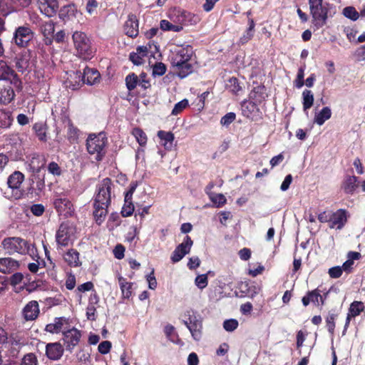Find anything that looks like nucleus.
Segmentation results:
<instances>
[{"instance_id":"1","label":"nucleus","mask_w":365,"mask_h":365,"mask_svg":"<svg viewBox=\"0 0 365 365\" xmlns=\"http://www.w3.org/2000/svg\"><path fill=\"white\" fill-rule=\"evenodd\" d=\"M194 51L190 45L176 46L171 50L170 63L175 74L184 78L194 71Z\"/></svg>"},{"instance_id":"2","label":"nucleus","mask_w":365,"mask_h":365,"mask_svg":"<svg viewBox=\"0 0 365 365\" xmlns=\"http://www.w3.org/2000/svg\"><path fill=\"white\" fill-rule=\"evenodd\" d=\"M309 6L312 24L317 29L324 26L328 18L336 12L335 6L326 0H309Z\"/></svg>"},{"instance_id":"3","label":"nucleus","mask_w":365,"mask_h":365,"mask_svg":"<svg viewBox=\"0 0 365 365\" xmlns=\"http://www.w3.org/2000/svg\"><path fill=\"white\" fill-rule=\"evenodd\" d=\"M1 246L4 251L10 255L15 254L28 255L32 259L38 257L37 250L34 244L19 237L4 238L1 242Z\"/></svg>"},{"instance_id":"4","label":"nucleus","mask_w":365,"mask_h":365,"mask_svg":"<svg viewBox=\"0 0 365 365\" xmlns=\"http://www.w3.org/2000/svg\"><path fill=\"white\" fill-rule=\"evenodd\" d=\"M108 138L105 133L90 134L86 140V148L88 153L97 161L103 160L106 154Z\"/></svg>"},{"instance_id":"5","label":"nucleus","mask_w":365,"mask_h":365,"mask_svg":"<svg viewBox=\"0 0 365 365\" xmlns=\"http://www.w3.org/2000/svg\"><path fill=\"white\" fill-rule=\"evenodd\" d=\"M74 48L77 55L83 60H90L93 56L91 43L83 31H75L72 35Z\"/></svg>"},{"instance_id":"6","label":"nucleus","mask_w":365,"mask_h":365,"mask_svg":"<svg viewBox=\"0 0 365 365\" xmlns=\"http://www.w3.org/2000/svg\"><path fill=\"white\" fill-rule=\"evenodd\" d=\"M183 324L190 331L192 337L199 341L202 337V321L199 314L192 309H187L183 314Z\"/></svg>"},{"instance_id":"7","label":"nucleus","mask_w":365,"mask_h":365,"mask_svg":"<svg viewBox=\"0 0 365 365\" xmlns=\"http://www.w3.org/2000/svg\"><path fill=\"white\" fill-rule=\"evenodd\" d=\"M76 229L68 222H63L60 225L56 233V242L58 248L68 247L75 240Z\"/></svg>"},{"instance_id":"8","label":"nucleus","mask_w":365,"mask_h":365,"mask_svg":"<svg viewBox=\"0 0 365 365\" xmlns=\"http://www.w3.org/2000/svg\"><path fill=\"white\" fill-rule=\"evenodd\" d=\"M113 183L109 178H104L97 185L94 203L101 204L103 206H108L110 202V194Z\"/></svg>"},{"instance_id":"9","label":"nucleus","mask_w":365,"mask_h":365,"mask_svg":"<svg viewBox=\"0 0 365 365\" xmlns=\"http://www.w3.org/2000/svg\"><path fill=\"white\" fill-rule=\"evenodd\" d=\"M53 205L59 215L67 218L74 213L73 205L70 200L63 196H58L53 201Z\"/></svg>"},{"instance_id":"10","label":"nucleus","mask_w":365,"mask_h":365,"mask_svg":"<svg viewBox=\"0 0 365 365\" xmlns=\"http://www.w3.org/2000/svg\"><path fill=\"white\" fill-rule=\"evenodd\" d=\"M193 241L186 235L182 243L178 245L173 252L170 259L173 263L180 262L186 255L189 254L192 247Z\"/></svg>"},{"instance_id":"11","label":"nucleus","mask_w":365,"mask_h":365,"mask_svg":"<svg viewBox=\"0 0 365 365\" xmlns=\"http://www.w3.org/2000/svg\"><path fill=\"white\" fill-rule=\"evenodd\" d=\"M81 338V332L76 328H71L63 331V344L66 349L71 352L73 349L78 344Z\"/></svg>"},{"instance_id":"12","label":"nucleus","mask_w":365,"mask_h":365,"mask_svg":"<svg viewBox=\"0 0 365 365\" xmlns=\"http://www.w3.org/2000/svg\"><path fill=\"white\" fill-rule=\"evenodd\" d=\"M328 292L324 295L322 291L317 288L314 290L309 291L302 299V302L304 307H307L309 304H313L316 307H322L324 304Z\"/></svg>"},{"instance_id":"13","label":"nucleus","mask_w":365,"mask_h":365,"mask_svg":"<svg viewBox=\"0 0 365 365\" xmlns=\"http://www.w3.org/2000/svg\"><path fill=\"white\" fill-rule=\"evenodd\" d=\"M34 33L27 26H19L14 32L13 40L20 47H25L33 38Z\"/></svg>"},{"instance_id":"14","label":"nucleus","mask_w":365,"mask_h":365,"mask_svg":"<svg viewBox=\"0 0 365 365\" xmlns=\"http://www.w3.org/2000/svg\"><path fill=\"white\" fill-rule=\"evenodd\" d=\"M40 11L46 16H53L58 9V0H38Z\"/></svg>"},{"instance_id":"15","label":"nucleus","mask_w":365,"mask_h":365,"mask_svg":"<svg viewBox=\"0 0 365 365\" xmlns=\"http://www.w3.org/2000/svg\"><path fill=\"white\" fill-rule=\"evenodd\" d=\"M123 30L125 34L131 38L136 37L139 34V23L135 14H129L128 19L124 24Z\"/></svg>"},{"instance_id":"16","label":"nucleus","mask_w":365,"mask_h":365,"mask_svg":"<svg viewBox=\"0 0 365 365\" xmlns=\"http://www.w3.org/2000/svg\"><path fill=\"white\" fill-rule=\"evenodd\" d=\"M63 351V347L59 342L49 343L46 346V355L51 360L60 359Z\"/></svg>"},{"instance_id":"17","label":"nucleus","mask_w":365,"mask_h":365,"mask_svg":"<svg viewBox=\"0 0 365 365\" xmlns=\"http://www.w3.org/2000/svg\"><path fill=\"white\" fill-rule=\"evenodd\" d=\"M346 222V211L344 210H338L332 212L331 215V220L329 223L330 228H336L341 230Z\"/></svg>"},{"instance_id":"18","label":"nucleus","mask_w":365,"mask_h":365,"mask_svg":"<svg viewBox=\"0 0 365 365\" xmlns=\"http://www.w3.org/2000/svg\"><path fill=\"white\" fill-rule=\"evenodd\" d=\"M99 302V297L96 292L92 293L88 299V304L86 307V318L90 321L96 320V309Z\"/></svg>"},{"instance_id":"19","label":"nucleus","mask_w":365,"mask_h":365,"mask_svg":"<svg viewBox=\"0 0 365 365\" xmlns=\"http://www.w3.org/2000/svg\"><path fill=\"white\" fill-rule=\"evenodd\" d=\"M46 158L43 155L34 154L28 164V169L30 172L38 173L46 165Z\"/></svg>"},{"instance_id":"20","label":"nucleus","mask_w":365,"mask_h":365,"mask_svg":"<svg viewBox=\"0 0 365 365\" xmlns=\"http://www.w3.org/2000/svg\"><path fill=\"white\" fill-rule=\"evenodd\" d=\"M39 314V307L36 301L29 302L23 309V315L26 320H34Z\"/></svg>"},{"instance_id":"21","label":"nucleus","mask_w":365,"mask_h":365,"mask_svg":"<svg viewBox=\"0 0 365 365\" xmlns=\"http://www.w3.org/2000/svg\"><path fill=\"white\" fill-rule=\"evenodd\" d=\"M100 76V73L96 69L86 67L82 76V81L84 83L91 86L99 81Z\"/></svg>"},{"instance_id":"22","label":"nucleus","mask_w":365,"mask_h":365,"mask_svg":"<svg viewBox=\"0 0 365 365\" xmlns=\"http://www.w3.org/2000/svg\"><path fill=\"white\" fill-rule=\"evenodd\" d=\"M68 319L65 317H56L52 323L46 326L45 330L51 334L60 333L65 324H68Z\"/></svg>"},{"instance_id":"23","label":"nucleus","mask_w":365,"mask_h":365,"mask_svg":"<svg viewBox=\"0 0 365 365\" xmlns=\"http://www.w3.org/2000/svg\"><path fill=\"white\" fill-rule=\"evenodd\" d=\"M24 180V175L20 171H15L10 175L7 179V184L13 191H19L22 182Z\"/></svg>"},{"instance_id":"24","label":"nucleus","mask_w":365,"mask_h":365,"mask_svg":"<svg viewBox=\"0 0 365 365\" xmlns=\"http://www.w3.org/2000/svg\"><path fill=\"white\" fill-rule=\"evenodd\" d=\"M19 262L11 258H0V272L2 273H10L18 269Z\"/></svg>"},{"instance_id":"25","label":"nucleus","mask_w":365,"mask_h":365,"mask_svg":"<svg viewBox=\"0 0 365 365\" xmlns=\"http://www.w3.org/2000/svg\"><path fill=\"white\" fill-rule=\"evenodd\" d=\"M148 54V48L147 46H140L136 48V52L130 54V60L137 66L144 63V58Z\"/></svg>"},{"instance_id":"26","label":"nucleus","mask_w":365,"mask_h":365,"mask_svg":"<svg viewBox=\"0 0 365 365\" xmlns=\"http://www.w3.org/2000/svg\"><path fill=\"white\" fill-rule=\"evenodd\" d=\"M55 31V25L52 21L43 22L41 25V31L45 37V43L49 45L51 43Z\"/></svg>"},{"instance_id":"27","label":"nucleus","mask_w":365,"mask_h":365,"mask_svg":"<svg viewBox=\"0 0 365 365\" xmlns=\"http://www.w3.org/2000/svg\"><path fill=\"white\" fill-rule=\"evenodd\" d=\"M358 178L356 176H347L344 180L341 188L346 194H353L357 187Z\"/></svg>"},{"instance_id":"28","label":"nucleus","mask_w":365,"mask_h":365,"mask_svg":"<svg viewBox=\"0 0 365 365\" xmlns=\"http://www.w3.org/2000/svg\"><path fill=\"white\" fill-rule=\"evenodd\" d=\"M14 91L11 83H7V85L0 92V103L8 104L14 98Z\"/></svg>"},{"instance_id":"29","label":"nucleus","mask_w":365,"mask_h":365,"mask_svg":"<svg viewBox=\"0 0 365 365\" xmlns=\"http://www.w3.org/2000/svg\"><path fill=\"white\" fill-rule=\"evenodd\" d=\"M331 117V110L329 107H324L319 112L316 113L314 123L318 125H322L325 121Z\"/></svg>"},{"instance_id":"30","label":"nucleus","mask_w":365,"mask_h":365,"mask_svg":"<svg viewBox=\"0 0 365 365\" xmlns=\"http://www.w3.org/2000/svg\"><path fill=\"white\" fill-rule=\"evenodd\" d=\"M15 61L18 71L24 73L29 66V54L27 52L21 53L16 57Z\"/></svg>"},{"instance_id":"31","label":"nucleus","mask_w":365,"mask_h":365,"mask_svg":"<svg viewBox=\"0 0 365 365\" xmlns=\"http://www.w3.org/2000/svg\"><path fill=\"white\" fill-rule=\"evenodd\" d=\"M93 216L98 224L101 225L105 220L107 215L108 206H103L101 204L94 203Z\"/></svg>"},{"instance_id":"32","label":"nucleus","mask_w":365,"mask_h":365,"mask_svg":"<svg viewBox=\"0 0 365 365\" xmlns=\"http://www.w3.org/2000/svg\"><path fill=\"white\" fill-rule=\"evenodd\" d=\"M77 9L73 4H68L63 6L58 13L59 18L63 21H67L76 16Z\"/></svg>"},{"instance_id":"33","label":"nucleus","mask_w":365,"mask_h":365,"mask_svg":"<svg viewBox=\"0 0 365 365\" xmlns=\"http://www.w3.org/2000/svg\"><path fill=\"white\" fill-rule=\"evenodd\" d=\"M158 136L162 140L165 149L170 150L173 148L175 138L173 133L160 130L158 132Z\"/></svg>"},{"instance_id":"34","label":"nucleus","mask_w":365,"mask_h":365,"mask_svg":"<svg viewBox=\"0 0 365 365\" xmlns=\"http://www.w3.org/2000/svg\"><path fill=\"white\" fill-rule=\"evenodd\" d=\"M164 332H165L168 339L169 341H170L171 342L176 344H180V345L183 344L182 341L179 338L178 333L175 331V327L173 325H171V324L166 325L164 328Z\"/></svg>"},{"instance_id":"35","label":"nucleus","mask_w":365,"mask_h":365,"mask_svg":"<svg viewBox=\"0 0 365 365\" xmlns=\"http://www.w3.org/2000/svg\"><path fill=\"white\" fill-rule=\"evenodd\" d=\"M118 282L123 298L129 299L132 295L133 284L128 282L125 279L122 277L118 278Z\"/></svg>"},{"instance_id":"36","label":"nucleus","mask_w":365,"mask_h":365,"mask_svg":"<svg viewBox=\"0 0 365 365\" xmlns=\"http://www.w3.org/2000/svg\"><path fill=\"white\" fill-rule=\"evenodd\" d=\"M13 118L10 110L0 109V128H7L12 123Z\"/></svg>"},{"instance_id":"37","label":"nucleus","mask_w":365,"mask_h":365,"mask_svg":"<svg viewBox=\"0 0 365 365\" xmlns=\"http://www.w3.org/2000/svg\"><path fill=\"white\" fill-rule=\"evenodd\" d=\"M314 103V95L312 91L304 90L302 92V105L304 111L309 109Z\"/></svg>"},{"instance_id":"38","label":"nucleus","mask_w":365,"mask_h":365,"mask_svg":"<svg viewBox=\"0 0 365 365\" xmlns=\"http://www.w3.org/2000/svg\"><path fill=\"white\" fill-rule=\"evenodd\" d=\"M66 262L71 266L77 267L79 265V254L74 250H68L64 256Z\"/></svg>"},{"instance_id":"39","label":"nucleus","mask_w":365,"mask_h":365,"mask_svg":"<svg viewBox=\"0 0 365 365\" xmlns=\"http://www.w3.org/2000/svg\"><path fill=\"white\" fill-rule=\"evenodd\" d=\"M240 291L250 298H253L257 293V288L255 285H250L247 282H242L240 285Z\"/></svg>"},{"instance_id":"40","label":"nucleus","mask_w":365,"mask_h":365,"mask_svg":"<svg viewBox=\"0 0 365 365\" xmlns=\"http://www.w3.org/2000/svg\"><path fill=\"white\" fill-rule=\"evenodd\" d=\"M15 9L13 0H0V12L4 15H8Z\"/></svg>"},{"instance_id":"41","label":"nucleus","mask_w":365,"mask_h":365,"mask_svg":"<svg viewBox=\"0 0 365 365\" xmlns=\"http://www.w3.org/2000/svg\"><path fill=\"white\" fill-rule=\"evenodd\" d=\"M13 70L4 61H0V80L6 81L13 76Z\"/></svg>"},{"instance_id":"42","label":"nucleus","mask_w":365,"mask_h":365,"mask_svg":"<svg viewBox=\"0 0 365 365\" xmlns=\"http://www.w3.org/2000/svg\"><path fill=\"white\" fill-rule=\"evenodd\" d=\"M160 29L163 31H175V32H179L182 31V26L180 24H173L168 21V20H162L160 22Z\"/></svg>"},{"instance_id":"43","label":"nucleus","mask_w":365,"mask_h":365,"mask_svg":"<svg viewBox=\"0 0 365 365\" xmlns=\"http://www.w3.org/2000/svg\"><path fill=\"white\" fill-rule=\"evenodd\" d=\"M364 309V303L359 301H354L352 302L349 309V314L350 316L356 317L360 314Z\"/></svg>"},{"instance_id":"44","label":"nucleus","mask_w":365,"mask_h":365,"mask_svg":"<svg viewBox=\"0 0 365 365\" xmlns=\"http://www.w3.org/2000/svg\"><path fill=\"white\" fill-rule=\"evenodd\" d=\"M132 134L140 146L146 145L148 138L146 134L143 130L135 128L133 130Z\"/></svg>"},{"instance_id":"45","label":"nucleus","mask_w":365,"mask_h":365,"mask_svg":"<svg viewBox=\"0 0 365 365\" xmlns=\"http://www.w3.org/2000/svg\"><path fill=\"white\" fill-rule=\"evenodd\" d=\"M38 138L41 141L46 140V128L43 123H35L33 127Z\"/></svg>"},{"instance_id":"46","label":"nucleus","mask_w":365,"mask_h":365,"mask_svg":"<svg viewBox=\"0 0 365 365\" xmlns=\"http://www.w3.org/2000/svg\"><path fill=\"white\" fill-rule=\"evenodd\" d=\"M139 83L137 75L134 73L128 74L125 78V85L128 91L135 89Z\"/></svg>"},{"instance_id":"47","label":"nucleus","mask_w":365,"mask_h":365,"mask_svg":"<svg viewBox=\"0 0 365 365\" xmlns=\"http://www.w3.org/2000/svg\"><path fill=\"white\" fill-rule=\"evenodd\" d=\"M210 200L217 207H221L226 203V198L222 194H215L211 192L209 194Z\"/></svg>"},{"instance_id":"48","label":"nucleus","mask_w":365,"mask_h":365,"mask_svg":"<svg viewBox=\"0 0 365 365\" xmlns=\"http://www.w3.org/2000/svg\"><path fill=\"white\" fill-rule=\"evenodd\" d=\"M38 359L34 353H29L24 356L21 365H38Z\"/></svg>"},{"instance_id":"49","label":"nucleus","mask_w":365,"mask_h":365,"mask_svg":"<svg viewBox=\"0 0 365 365\" xmlns=\"http://www.w3.org/2000/svg\"><path fill=\"white\" fill-rule=\"evenodd\" d=\"M343 14L344 15V16L352 21H356L359 17L358 11L353 6L345 7L343 9Z\"/></svg>"},{"instance_id":"50","label":"nucleus","mask_w":365,"mask_h":365,"mask_svg":"<svg viewBox=\"0 0 365 365\" xmlns=\"http://www.w3.org/2000/svg\"><path fill=\"white\" fill-rule=\"evenodd\" d=\"M304 71H305V66H301L298 69L297 78L294 81V86L297 88H301L304 84Z\"/></svg>"},{"instance_id":"51","label":"nucleus","mask_w":365,"mask_h":365,"mask_svg":"<svg viewBox=\"0 0 365 365\" xmlns=\"http://www.w3.org/2000/svg\"><path fill=\"white\" fill-rule=\"evenodd\" d=\"M238 321L235 319H226L223 322V328L228 332L235 331L238 327Z\"/></svg>"},{"instance_id":"52","label":"nucleus","mask_w":365,"mask_h":365,"mask_svg":"<svg viewBox=\"0 0 365 365\" xmlns=\"http://www.w3.org/2000/svg\"><path fill=\"white\" fill-rule=\"evenodd\" d=\"M187 106H188V101L187 99H183L175 105V106L171 112V114L173 115H177L179 113H180Z\"/></svg>"},{"instance_id":"53","label":"nucleus","mask_w":365,"mask_h":365,"mask_svg":"<svg viewBox=\"0 0 365 365\" xmlns=\"http://www.w3.org/2000/svg\"><path fill=\"white\" fill-rule=\"evenodd\" d=\"M207 283L208 279L206 274L197 275L195 279V284L200 289L205 288Z\"/></svg>"},{"instance_id":"54","label":"nucleus","mask_w":365,"mask_h":365,"mask_svg":"<svg viewBox=\"0 0 365 365\" xmlns=\"http://www.w3.org/2000/svg\"><path fill=\"white\" fill-rule=\"evenodd\" d=\"M166 66L163 63H157L153 67V76H161L166 72Z\"/></svg>"},{"instance_id":"55","label":"nucleus","mask_w":365,"mask_h":365,"mask_svg":"<svg viewBox=\"0 0 365 365\" xmlns=\"http://www.w3.org/2000/svg\"><path fill=\"white\" fill-rule=\"evenodd\" d=\"M9 343L12 346L18 348L22 347L26 344L25 340L18 335L11 336L9 339Z\"/></svg>"},{"instance_id":"56","label":"nucleus","mask_w":365,"mask_h":365,"mask_svg":"<svg viewBox=\"0 0 365 365\" xmlns=\"http://www.w3.org/2000/svg\"><path fill=\"white\" fill-rule=\"evenodd\" d=\"M336 317L335 314L329 313L326 319L327 327L331 334L334 331Z\"/></svg>"},{"instance_id":"57","label":"nucleus","mask_w":365,"mask_h":365,"mask_svg":"<svg viewBox=\"0 0 365 365\" xmlns=\"http://www.w3.org/2000/svg\"><path fill=\"white\" fill-rule=\"evenodd\" d=\"M134 212V205H133L132 202L130 201L128 203L124 204L123 208H122V215L123 217H129Z\"/></svg>"},{"instance_id":"58","label":"nucleus","mask_w":365,"mask_h":365,"mask_svg":"<svg viewBox=\"0 0 365 365\" xmlns=\"http://www.w3.org/2000/svg\"><path fill=\"white\" fill-rule=\"evenodd\" d=\"M78 130L76 127H74L72 123H69L67 132L68 138L71 141L76 140L78 135Z\"/></svg>"},{"instance_id":"59","label":"nucleus","mask_w":365,"mask_h":365,"mask_svg":"<svg viewBox=\"0 0 365 365\" xmlns=\"http://www.w3.org/2000/svg\"><path fill=\"white\" fill-rule=\"evenodd\" d=\"M236 115L235 113L230 112L225 115L220 120V123L222 125H229L231 124L235 119Z\"/></svg>"},{"instance_id":"60","label":"nucleus","mask_w":365,"mask_h":365,"mask_svg":"<svg viewBox=\"0 0 365 365\" xmlns=\"http://www.w3.org/2000/svg\"><path fill=\"white\" fill-rule=\"evenodd\" d=\"M330 277L336 279L342 275L343 269L340 266L333 267L329 269L328 271Z\"/></svg>"},{"instance_id":"61","label":"nucleus","mask_w":365,"mask_h":365,"mask_svg":"<svg viewBox=\"0 0 365 365\" xmlns=\"http://www.w3.org/2000/svg\"><path fill=\"white\" fill-rule=\"evenodd\" d=\"M111 349V343L109 341H104L99 344L98 350L102 354H108Z\"/></svg>"},{"instance_id":"62","label":"nucleus","mask_w":365,"mask_h":365,"mask_svg":"<svg viewBox=\"0 0 365 365\" xmlns=\"http://www.w3.org/2000/svg\"><path fill=\"white\" fill-rule=\"evenodd\" d=\"M45 207L41 204H34L31 207V212L35 216H41L43 214Z\"/></svg>"},{"instance_id":"63","label":"nucleus","mask_w":365,"mask_h":365,"mask_svg":"<svg viewBox=\"0 0 365 365\" xmlns=\"http://www.w3.org/2000/svg\"><path fill=\"white\" fill-rule=\"evenodd\" d=\"M229 83L228 86L230 88L232 93H237L241 90L238 80L236 78H231L229 80Z\"/></svg>"},{"instance_id":"64","label":"nucleus","mask_w":365,"mask_h":365,"mask_svg":"<svg viewBox=\"0 0 365 365\" xmlns=\"http://www.w3.org/2000/svg\"><path fill=\"white\" fill-rule=\"evenodd\" d=\"M48 170L49 173L53 175H60L61 173V168L55 162H51L48 164Z\"/></svg>"}]
</instances>
